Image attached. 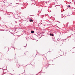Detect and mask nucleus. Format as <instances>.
I'll list each match as a JSON object with an SVG mask.
<instances>
[{"label":"nucleus","instance_id":"obj_1","mask_svg":"<svg viewBox=\"0 0 75 75\" xmlns=\"http://www.w3.org/2000/svg\"><path fill=\"white\" fill-rule=\"evenodd\" d=\"M50 35L51 36H54V35H53V34H51V33H50Z\"/></svg>","mask_w":75,"mask_h":75},{"label":"nucleus","instance_id":"obj_2","mask_svg":"<svg viewBox=\"0 0 75 75\" xmlns=\"http://www.w3.org/2000/svg\"><path fill=\"white\" fill-rule=\"evenodd\" d=\"M30 22H33V21L32 19H30Z\"/></svg>","mask_w":75,"mask_h":75},{"label":"nucleus","instance_id":"obj_3","mask_svg":"<svg viewBox=\"0 0 75 75\" xmlns=\"http://www.w3.org/2000/svg\"><path fill=\"white\" fill-rule=\"evenodd\" d=\"M31 33H34V31H31Z\"/></svg>","mask_w":75,"mask_h":75},{"label":"nucleus","instance_id":"obj_4","mask_svg":"<svg viewBox=\"0 0 75 75\" xmlns=\"http://www.w3.org/2000/svg\"><path fill=\"white\" fill-rule=\"evenodd\" d=\"M68 7H71V6L70 5H68Z\"/></svg>","mask_w":75,"mask_h":75}]
</instances>
